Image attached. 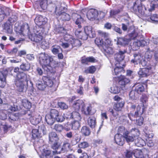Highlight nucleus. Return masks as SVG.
<instances>
[{
  "mask_svg": "<svg viewBox=\"0 0 158 158\" xmlns=\"http://www.w3.org/2000/svg\"><path fill=\"white\" fill-rule=\"evenodd\" d=\"M29 27L27 23L24 24L21 26H19L18 23L15 24V30L17 34L20 35H25L26 30L29 31Z\"/></svg>",
  "mask_w": 158,
  "mask_h": 158,
  "instance_id": "obj_4",
  "label": "nucleus"
},
{
  "mask_svg": "<svg viewBox=\"0 0 158 158\" xmlns=\"http://www.w3.org/2000/svg\"><path fill=\"white\" fill-rule=\"evenodd\" d=\"M132 39L135 40L133 43V48L135 50H136L139 48L140 46H144L149 43V40L147 41L143 40V38L139 40L141 37L139 36L137 33L135 32L133 33L131 36Z\"/></svg>",
  "mask_w": 158,
  "mask_h": 158,
  "instance_id": "obj_1",
  "label": "nucleus"
},
{
  "mask_svg": "<svg viewBox=\"0 0 158 158\" xmlns=\"http://www.w3.org/2000/svg\"><path fill=\"white\" fill-rule=\"evenodd\" d=\"M41 118V116L37 115L31 117L30 119L31 123L34 125H36L40 123Z\"/></svg>",
  "mask_w": 158,
  "mask_h": 158,
  "instance_id": "obj_23",
  "label": "nucleus"
},
{
  "mask_svg": "<svg viewBox=\"0 0 158 158\" xmlns=\"http://www.w3.org/2000/svg\"><path fill=\"white\" fill-rule=\"evenodd\" d=\"M26 75L22 72L17 74L16 77V80H19L22 82H26Z\"/></svg>",
  "mask_w": 158,
  "mask_h": 158,
  "instance_id": "obj_30",
  "label": "nucleus"
},
{
  "mask_svg": "<svg viewBox=\"0 0 158 158\" xmlns=\"http://www.w3.org/2000/svg\"><path fill=\"white\" fill-rule=\"evenodd\" d=\"M150 3V6L148 5V9L149 11H152L154 9L155 6L158 5V0H149Z\"/></svg>",
  "mask_w": 158,
  "mask_h": 158,
  "instance_id": "obj_26",
  "label": "nucleus"
},
{
  "mask_svg": "<svg viewBox=\"0 0 158 158\" xmlns=\"http://www.w3.org/2000/svg\"><path fill=\"white\" fill-rule=\"evenodd\" d=\"M53 143V144L52 146V148L53 149L56 150L55 151H53V153L54 154L60 153V151L58 150L60 148V144L57 141L54 142Z\"/></svg>",
  "mask_w": 158,
  "mask_h": 158,
  "instance_id": "obj_29",
  "label": "nucleus"
},
{
  "mask_svg": "<svg viewBox=\"0 0 158 158\" xmlns=\"http://www.w3.org/2000/svg\"><path fill=\"white\" fill-rule=\"evenodd\" d=\"M65 119V118L64 116V114L59 112L57 117L55 119L57 122H63Z\"/></svg>",
  "mask_w": 158,
  "mask_h": 158,
  "instance_id": "obj_53",
  "label": "nucleus"
},
{
  "mask_svg": "<svg viewBox=\"0 0 158 158\" xmlns=\"http://www.w3.org/2000/svg\"><path fill=\"white\" fill-rule=\"evenodd\" d=\"M129 81L130 80L129 79L127 78L124 76L121 75L119 78L118 83L122 87H124Z\"/></svg>",
  "mask_w": 158,
  "mask_h": 158,
  "instance_id": "obj_21",
  "label": "nucleus"
},
{
  "mask_svg": "<svg viewBox=\"0 0 158 158\" xmlns=\"http://www.w3.org/2000/svg\"><path fill=\"white\" fill-rule=\"evenodd\" d=\"M21 102L23 106L27 109H29L31 107V104L26 99H22Z\"/></svg>",
  "mask_w": 158,
  "mask_h": 158,
  "instance_id": "obj_45",
  "label": "nucleus"
},
{
  "mask_svg": "<svg viewBox=\"0 0 158 158\" xmlns=\"http://www.w3.org/2000/svg\"><path fill=\"white\" fill-rule=\"evenodd\" d=\"M91 105L87 103H84L81 109L82 113L86 115L89 114L91 110Z\"/></svg>",
  "mask_w": 158,
  "mask_h": 158,
  "instance_id": "obj_15",
  "label": "nucleus"
},
{
  "mask_svg": "<svg viewBox=\"0 0 158 158\" xmlns=\"http://www.w3.org/2000/svg\"><path fill=\"white\" fill-rule=\"evenodd\" d=\"M84 31L85 33L90 37H93L95 36V32L92 31V28L91 26L85 27Z\"/></svg>",
  "mask_w": 158,
  "mask_h": 158,
  "instance_id": "obj_24",
  "label": "nucleus"
},
{
  "mask_svg": "<svg viewBox=\"0 0 158 158\" xmlns=\"http://www.w3.org/2000/svg\"><path fill=\"white\" fill-rule=\"evenodd\" d=\"M36 84L38 89L41 90H44L46 87V84L43 80L42 81H38L36 82Z\"/></svg>",
  "mask_w": 158,
  "mask_h": 158,
  "instance_id": "obj_34",
  "label": "nucleus"
},
{
  "mask_svg": "<svg viewBox=\"0 0 158 158\" xmlns=\"http://www.w3.org/2000/svg\"><path fill=\"white\" fill-rule=\"evenodd\" d=\"M4 30L7 33L11 34L13 32L12 25L6 23L4 24Z\"/></svg>",
  "mask_w": 158,
  "mask_h": 158,
  "instance_id": "obj_36",
  "label": "nucleus"
},
{
  "mask_svg": "<svg viewBox=\"0 0 158 158\" xmlns=\"http://www.w3.org/2000/svg\"><path fill=\"white\" fill-rule=\"evenodd\" d=\"M136 123L137 125L139 126H141L143 124V118L140 116H137L136 117Z\"/></svg>",
  "mask_w": 158,
  "mask_h": 158,
  "instance_id": "obj_62",
  "label": "nucleus"
},
{
  "mask_svg": "<svg viewBox=\"0 0 158 158\" xmlns=\"http://www.w3.org/2000/svg\"><path fill=\"white\" fill-rule=\"evenodd\" d=\"M47 21V18L41 15L37 16L35 19V23L39 27L42 26L43 25L45 24Z\"/></svg>",
  "mask_w": 158,
  "mask_h": 158,
  "instance_id": "obj_11",
  "label": "nucleus"
},
{
  "mask_svg": "<svg viewBox=\"0 0 158 158\" xmlns=\"http://www.w3.org/2000/svg\"><path fill=\"white\" fill-rule=\"evenodd\" d=\"M129 132L135 137L139 135L140 134L139 130L135 128H132Z\"/></svg>",
  "mask_w": 158,
  "mask_h": 158,
  "instance_id": "obj_58",
  "label": "nucleus"
},
{
  "mask_svg": "<svg viewBox=\"0 0 158 158\" xmlns=\"http://www.w3.org/2000/svg\"><path fill=\"white\" fill-rule=\"evenodd\" d=\"M72 128L75 130L78 129L80 127V123L77 121H74L71 123Z\"/></svg>",
  "mask_w": 158,
  "mask_h": 158,
  "instance_id": "obj_54",
  "label": "nucleus"
},
{
  "mask_svg": "<svg viewBox=\"0 0 158 158\" xmlns=\"http://www.w3.org/2000/svg\"><path fill=\"white\" fill-rule=\"evenodd\" d=\"M130 98L132 100H136L139 98L138 94L135 90L131 91L129 94Z\"/></svg>",
  "mask_w": 158,
  "mask_h": 158,
  "instance_id": "obj_38",
  "label": "nucleus"
},
{
  "mask_svg": "<svg viewBox=\"0 0 158 158\" xmlns=\"http://www.w3.org/2000/svg\"><path fill=\"white\" fill-rule=\"evenodd\" d=\"M95 68L94 66H91L85 69L84 71V73L86 74L93 73L95 72Z\"/></svg>",
  "mask_w": 158,
  "mask_h": 158,
  "instance_id": "obj_56",
  "label": "nucleus"
},
{
  "mask_svg": "<svg viewBox=\"0 0 158 158\" xmlns=\"http://www.w3.org/2000/svg\"><path fill=\"white\" fill-rule=\"evenodd\" d=\"M49 143H52L54 142L58 141L59 139L56 133L52 132L49 134Z\"/></svg>",
  "mask_w": 158,
  "mask_h": 158,
  "instance_id": "obj_22",
  "label": "nucleus"
},
{
  "mask_svg": "<svg viewBox=\"0 0 158 158\" xmlns=\"http://www.w3.org/2000/svg\"><path fill=\"white\" fill-rule=\"evenodd\" d=\"M68 118H73L77 120H80L81 119L80 114L77 111H73L70 114V117H68Z\"/></svg>",
  "mask_w": 158,
  "mask_h": 158,
  "instance_id": "obj_39",
  "label": "nucleus"
},
{
  "mask_svg": "<svg viewBox=\"0 0 158 158\" xmlns=\"http://www.w3.org/2000/svg\"><path fill=\"white\" fill-rule=\"evenodd\" d=\"M20 69L23 71H28L30 68V65L28 63H23L20 66Z\"/></svg>",
  "mask_w": 158,
  "mask_h": 158,
  "instance_id": "obj_52",
  "label": "nucleus"
},
{
  "mask_svg": "<svg viewBox=\"0 0 158 158\" xmlns=\"http://www.w3.org/2000/svg\"><path fill=\"white\" fill-rule=\"evenodd\" d=\"M45 119L47 123L50 125H52L55 121V119L53 118L49 114H47L46 115Z\"/></svg>",
  "mask_w": 158,
  "mask_h": 158,
  "instance_id": "obj_35",
  "label": "nucleus"
},
{
  "mask_svg": "<svg viewBox=\"0 0 158 158\" xmlns=\"http://www.w3.org/2000/svg\"><path fill=\"white\" fill-rule=\"evenodd\" d=\"M39 61L42 66H49L50 65L53 59L52 56H50L44 53H42L39 55Z\"/></svg>",
  "mask_w": 158,
  "mask_h": 158,
  "instance_id": "obj_2",
  "label": "nucleus"
},
{
  "mask_svg": "<svg viewBox=\"0 0 158 158\" xmlns=\"http://www.w3.org/2000/svg\"><path fill=\"white\" fill-rule=\"evenodd\" d=\"M120 90V88L117 85H114L111 87L110 91L112 93L117 94L119 93Z\"/></svg>",
  "mask_w": 158,
  "mask_h": 158,
  "instance_id": "obj_44",
  "label": "nucleus"
},
{
  "mask_svg": "<svg viewBox=\"0 0 158 158\" xmlns=\"http://www.w3.org/2000/svg\"><path fill=\"white\" fill-rule=\"evenodd\" d=\"M149 21H151L152 22H158V15L156 14H153L150 17V20H149Z\"/></svg>",
  "mask_w": 158,
  "mask_h": 158,
  "instance_id": "obj_64",
  "label": "nucleus"
},
{
  "mask_svg": "<svg viewBox=\"0 0 158 158\" xmlns=\"http://www.w3.org/2000/svg\"><path fill=\"white\" fill-rule=\"evenodd\" d=\"M98 14V12L97 10L92 9L88 11L87 16L89 20H93L97 18Z\"/></svg>",
  "mask_w": 158,
  "mask_h": 158,
  "instance_id": "obj_12",
  "label": "nucleus"
},
{
  "mask_svg": "<svg viewBox=\"0 0 158 158\" xmlns=\"http://www.w3.org/2000/svg\"><path fill=\"white\" fill-rule=\"evenodd\" d=\"M125 52V51H119L118 53L114 55L115 62L114 64L116 65L118 64H120V62L123 60L124 58V54Z\"/></svg>",
  "mask_w": 158,
  "mask_h": 158,
  "instance_id": "obj_9",
  "label": "nucleus"
},
{
  "mask_svg": "<svg viewBox=\"0 0 158 158\" xmlns=\"http://www.w3.org/2000/svg\"><path fill=\"white\" fill-rule=\"evenodd\" d=\"M124 137L119 134H117L114 136L115 141L118 145L122 146L124 143Z\"/></svg>",
  "mask_w": 158,
  "mask_h": 158,
  "instance_id": "obj_19",
  "label": "nucleus"
},
{
  "mask_svg": "<svg viewBox=\"0 0 158 158\" xmlns=\"http://www.w3.org/2000/svg\"><path fill=\"white\" fill-rule=\"evenodd\" d=\"M25 82H22L19 80H16L15 84L17 90L19 92H23L25 88Z\"/></svg>",
  "mask_w": 158,
  "mask_h": 158,
  "instance_id": "obj_18",
  "label": "nucleus"
},
{
  "mask_svg": "<svg viewBox=\"0 0 158 158\" xmlns=\"http://www.w3.org/2000/svg\"><path fill=\"white\" fill-rule=\"evenodd\" d=\"M64 40L69 43L71 44H73L75 46H80L81 45V43L80 41L77 39H74L73 36L69 34H66L64 37Z\"/></svg>",
  "mask_w": 158,
  "mask_h": 158,
  "instance_id": "obj_5",
  "label": "nucleus"
},
{
  "mask_svg": "<svg viewBox=\"0 0 158 158\" xmlns=\"http://www.w3.org/2000/svg\"><path fill=\"white\" fill-rule=\"evenodd\" d=\"M17 18L16 16L12 15L8 19L6 23H8V24L12 25L17 21Z\"/></svg>",
  "mask_w": 158,
  "mask_h": 158,
  "instance_id": "obj_51",
  "label": "nucleus"
},
{
  "mask_svg": "<svg viewBox=\"0 0 158 158\" xmlns=\"http://www.w3.org/2000/svg\"><path fill=\"white\" fill-rule=\"evenodd\" d=\"M54 129L56 131L58 132L61 131L64 127L61 124H55L54 127Z\"/></svg>",
  "mask_w": 158,
  "mask_h": 158,
  "instance_id": "obj_60",
  "label": "nucleus"
},
{
  "mask_svg": "<svg viewBox=\"0 0 158 158\" xmlns=\"http://www.w3.org/2000/svg\"><path fill=\"white\" fill-rule=\"evenodd\" d=\"M95 42L98 47H102L103 48L105 46L102 39L100 38H97L95 40Z\"/></svg>",
  "mask_w": 158,
  "mask_h": 158,
  "instance_id": "obj_50",
  "label": "nucleus"
},
{
  "mask_svg": "<svg viewBox=\"0 0 158 158\" xmlns=\"http://www.w3.org/2000/svg\"><path fill=\"white\" fill-rule=\"evenodd\" d=\"M134 59L131 60V62L134 64H137L140 63L141 58V56L139 53H135L134 54Z\"/></svg>",
  "mask_w": 158,
  "mask_h": 158,
  "instance_id": "obj_27",
  "label": "nucleus"
},
{
  "mask_svg": "<svg viewBox=\"0 0 158 158\" xmlns=\"http://www.w3.org/2000/svg\"><path fill=\"white\" fill-rule=\"evenodd\" d=\"M38 130L39 133H40L41 137L43 135H45L47 133L46 129L45 126L44 125H42L39 126L38 127Z\"/></svg>",
  "mask_w": 158,
  "mask_h": 158,
  "instance_id": "obj_43",
  "label": "nucleus"
},
{
  "mask_svg": "<svg viewBox=\"0 0 158 158\" xmlns=\"http://www.w3.org/2000/svg\"><path fill=\"white\" fill-rule=\"evenodd\" d=\"M45 146L40 147L39 149L41 152L40 158H51V151L47 148H45Z\"/></svg>",
  "mask_w": 158,
  "mask_h": 158,
  "instance_id": "obj_6",
  "label": "nucleus"
},
{
  "mask_svg": "<svg viewBox=\"0 0 158 158\" xmlns=\"http://www.w3.org/2000/svg\"><path fill=\"white\" fill-rule=\"evenodd\" d=\"M43 80L46 84V86H47L49 87H52V86L53 84V82L50 78L44 77L43 78Z\"/></svg>",
  "mask_w": 158,
  "mask_h": 158,
  "instance_id": "obj_32",
  "label": "nucleus"
},
{
  "mask_svg": "<svg viewBox=\"0 0 158 158\" xmlns=\"http://www.w3.org/2000/svg\"><path fill=\"white\" fill-rule=\"evenodd\" d=\"M61 18L63 20L69 21L70 20L71 17L69 14L65 12L62 14L61 16Z\"/></svg>",
  "mask_w": 158,
  "mask_h": 158,
  "instance_id": "obj_59",
  "label": "nucleus"
},
{
  "mask_svg": "<svg viewBox=\"0 0 158 158\" xmlns=\"http://www.w3.org/2000/svg\"><path fill=\"white\" fill-rule=\"evenodd\" d=\"M81 132L82 135L85 136H88L90 134V131L89 128L86 126H85L82 127Z\"/></svg>",
  "mask_w": 158,
  "mask_h": 158,
  "instance_id": "obj_33",
  "label": "nucleus"
},
{
  "mask_svg": "<svg viewBox=\"0 0 158 158\" xmlns=\"http://www.w3.org/2000/svg\"><path fill=\"white\" fill-rule=\"evenodd\" d=\"M89 146V143L86 142H81L78 145V147L81 148H85Z\"/></svg>",
  "mask_w": 158,
  "mask_h": 158,
  "instance_id": "obj_63",
  "label": "nucleus"
},
{
  "mask_svg": "<svg viewBox=\"0 0 158 158\" xmlns=\"http://www.w3.org/2000/svg\"><path fill=\"white\" fill-rule=\"evenodd\" d=\"M103 48L104 52L109 54H112L114 52V49L111 47L105 45Z\"/></svg>",
  "mask_w": 158,
  "mask_h": 158,
  "instance_id": "obj_46",
  "label": "nucleus"
},
{
  "mask_svg": "<svg viewBox=\"0 0 158 158\" xmlns=\"http://www.w3.org/2000/svg\"><path fill=\"white\" fill-rule=\"evenodd\" d=\"M59 112L55 109H52L50 111V114H49L53 118L55 119L59 114Z\"/></svg>",
  "mask_w": 158,
  "mask_h": 158,
  "instance_id": "obj_55",
  "label": "nucleus"
},
{
  "mask_svg": "<svg viewBox=\"0 0 158 158\" xmlns=\"http://www.w3.org/2000/svg\"><path fill=\"white\" fill-rule=\"evenodd\" d=\"M114 69V72L113 71V74L117 75L119 73L123 71V67L121 66H117Z\"/></svg>",
  "mask_w": 158,
  "mask_h": 158,
  "instance_id": "obj_49",
  "label": "nucleus"
},
{
  "mask_svg": "<svg viewBox=\"0 0 158 158\" xmlns=\"http://www.w3.org/2000/svg\"><path fill=\"white\" fill-rule=\"evenodd\" d=\"M129 40L124 38H119L118 39L117 44L118 45H122L128 44Z\"/></svg>",
  "mask_w": 158,
  "mask_h": 158,
  "instance_id": "obj_40",
  "label": "nucleus"
},
{
  "mask_svg": "<svg viewBox=\"0 0 158 158\" xmlns=\"http://www.w3.org/2000/svg\"><path fill=\"white\" fill-rule=\"evenodd\" d=\"M148 151L145 149L142 150L136 149L134 150V155L136 158H145L148 156Z\"/></svg>",
  "mask_w": 158,
  "mask_h": 158,
  "instance_id": "obj_7",
  "label": "nucleus"
},
{
  "mask_svg": "<svg viewBox=\"0 0 158 158\" xmlns=\"http://www.w3.org/2000/svg\"><path fill=\"white\" fill-rule=\"evenodd\" d=\"M137 84H135L134 85L135 86V90L139 94L141 93L144 90V86L141 84H139L137 85Z\"/></svg>",
  "mask_w": 158,
  "mask_h": 158,
  "instance_id": "obj_41",
  "label": "nucleus"
},
{
  "mask_svg": "<svg viewBox=\"0 0 158 158\" xmlns=\"http://www.w3.org/2000/svg\"><path fill=\"white\" fill-rule=\"evenodd\" d=\"M144 105L141 104V105H138L135 109V106L134 105H132L131 107V109L132 110H135V115L138 116H140L143 114L144 108Z\"/></svg>",
  "mask_w": 158,
  "mask_h": 158,
  "instance_id": "obj_8",
  "label": "nucleus"
},
{
  "mask_svg": "<svg viewBox=\"0 0 158 158\" xmlns=\"http://www.w3.org/2000/svg\"><path fill=\"white\" fill-rule=\"evenodd\" d=\"M6 84V76L0 72V87L4 88Z\"/></svg>",
  "mask_w": 158,
  "mask_h": 158,
  "instance_id": "obj_25",
  "label": "nucleus"
},
{
  "mask_svg": "<svg viewBox=\"0 0 158 158\" xmlns=\"http://www.w3.org/2000/svg\"><path fill=\"white\" fill-rule=\"evenodd\" d=\"M135 145L139 147L143 146L146 144L145 141L140 138H138L135 139Z\"/></svg>",
  "mask_w": 158,
  "mask_h": 158,
  "instance_id": "obj_37",
  "label": "nucleus"
},
{
  "mask_svg": "<svg viewBox=\"0 0 158 158\" xmlns=\"http://www.w3.org/2000/svg\"><path fill=\"white\" fill-rule=\"evenodd\" d=\"M88 125L92 128H94L96 125V119L94 117H90L88 119Z\"/></svg>",
  "mask_w": 158,
  "mask_h": 158,
  "instance_id": "obj_31",
  "label": "nucleus"
},
{
  "mask_svg": "<svg viewBox=\"0 0 158 158\" xmlns=\"http://www.w3.org/2000/svg\"><path fill=\"white\" fill-rule=\"evenodd\" d=\"M124 105V103L123 102L117 103L114 105V108L116 111H120Z\"/></svg>",
  "mask_w": 158,
  "mask_h": 158,
  "instance_id": "obj_48",
  "label": "nucleus"
},
{
  "mask_svg": "<svg viewBox=\"0 0 158 158\" xmlns=\"http://www.w3.org/2000/svg\"><path fill=\"white\" fill-rule=\"evenodd\" d=\"M11 10L9 8H6L4 11L2 8H0V22L2 21L6 17L10 15Z\"/></svg>",
  "mask_w": 158,
  "mask_h": 158,
  "instance_id": "obj_17",
  "label": "nucleus"
},
{
  "mask_svg": "<svg viewBox=\"0 0 158 158\" xmlns=\"http://www.w3.org/2000/svg\"><path fill=\"white\" fill-rule=\"evenodd\" d=\"M35 32L34 41L37 43H40L43 39L44 32L40 30H36Z\"/></svg>",
  "mask_w": 158,
  "mask_h": 158,
  "instance_id": "obj_13",
  "label": "nucleus"
},
{
  "mask_svg": "<svg viewBox=\"0 0 158 158\" xmlns=\"http://www.w3.org/2000/svg\"><path fill=\"white\" fill-rule=\"evenodd\" d=\"M148 7L143 6L140 1L137 0L134 4L133 9L135 11H138L141 15H144L145 11L148 10Z\"/></svg>",
  "mask_w": 158,
  "mask_h": 158,
  "instance_id": "obj_3",
  "label": "nucleus"
},
{
  "mask_svg": "<svg viewBox=\"0 0 158 158\" xmlns=\"http://www.w3.org/2000/svg\"><path fill=\"white\" fill-rule=\"evenodd\" d=\"M152 67L140 69L138 72V74L141 77H145L151 72Z\"/></svg>",
  "mask_w": 158,
  "mask_h": 158,
  "instance_id": "obj_14",
  "label": "nucleus"
},
{
  "mask_svg": "<svg viewBox=\"0 0 158 158\" xmlns=\"http://www.w3.org/2000/svg\"><path fill=\"white\" fill-rule=\"evenodd\" d=\"M128 132L127 130H126L125 128L123 126H120L118 129V134L123 133L124 136L125 135L126 133Z\"/></svg>",
  "mask_w": 158,
  "mask_h": 158,
  "instance_id": "obj_61",
  "label": "nucleus"
},
{
  "mask_svg": "<svg viewBox=\"0 0 158 158\" xmlns=\"http://www.w3.org/2000/svg\"><path fill=\"white\" fill-rule=\"evenodd\" d=\"M39 132L38 129H33L32 131V135L33 137L35 139L41 137L40 133Z\"/></svg>",
  "mask_w": 158,
  "mask_h": 158,
  "instance_id": "obj_47",
  "label": "nucleus"
},
{
  "mask_svg": "<svg viewBox=\"0 0 158 158\" xmlns=\"http://www.w3.org/2000/svg\"><path fill=\"white\" fill-rule=\"evenodd\" d=\"M84 103L82 100L78 99L74 102L72 106V108L75 110L78 111L80 109V107H81V108H82Z\"/></svg>",
  "mask_w": 158,
  "mask_h": 158,
  "instance_id": "obj_16",
  "label": "nucleus"
},
{
  "mask_svg": "<svg viewBox=\"0 0 158 158\" xmlns=\"http://www.w3.org/2000/svg\"><path fill=\"white\" fill-rule=\"evenodd\" d=\"M72 17L74 21H75L76 24L78 25L79 28L81 27V26L80 24L82 22L83 19L81 18V16L75 13L73 14Z\"/></svg>",
  "mask_w": 158,
  "mask_h": 158,
  "instance_id": "obj_20",
  "label": "nucleus"
},
{
  "mask_svg": "<svg viewBox=\"0 0 158 158\" xmlns=\"http://www.w3.org/2000/svg\"><path fill=\"white\" fill-rule=\"evenodd\" d=\"M71 145L68 141H66L63 142L61 151L64 152L68 151L70 150Z\"/></svg>",
  "mask_w": 158,
  "mask_h": 158,
  "instance_id": "obj_28",
  "label": "nucleus"
},
{
  "mask_svg": "<svg viewBox=\"0 0 158 158\" xmlns=\"http://www.w3.org/2000/svg\"><path fill=\"white\" fill-rule=\"evenodd\" d=\"M60 49L62 51V49L59 46L57 45L53 46L52 47V51L54 54H56L59 52Z\"/></svg>",
  "mask_w": 158,
  "mask_h": 158,
  "instance_id": "obj_57",
  "label": "nucleus"
},
{
  "mask_svg": "<svg viewBox=\"0 0 158 158\" xmlns=\"http://www.w3.org/2000/svg\"><path fill=\"white\" fill-rule=\"evenodd\" d=\"M67 10V8L64 6V5L61 4L60 5H58L56 6L55 13L57 16H61Z\"/></svg>",
  "mask_w": 158,
  "mask_h": 158,
  "instance_id": "obj_10",
  "label": "nucleus"
},
{
  "mask_svg": "<svg viewBox=\"0 0 158 158\" xmlns=\"http://www.w3.org/2000/svg\"><path fill=\"white\" fill-rule=\"evenodd\" d=\"M130 133V132H127V133H126L125 135L124 136V138H125L126 141L127 142H132L134 141L135 138V137L133 135L131 136L130 135H128Z\"/></svg>",
  "mask_w": 158,
  "mask_h": 158,
  "instance_id": "obj_42",
  "label": "nucleus"
}]
</instances>
